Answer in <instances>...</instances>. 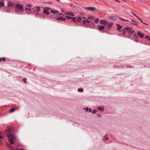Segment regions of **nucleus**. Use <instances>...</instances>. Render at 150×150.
Masks as SVG:
<instances>
[{
  "label": "nucleus",
  "mask_w": 150,
  "mask_h": 150,
  "mask_svg": "<svg viewBox=\"0 0 150 150\" xmlns=\"http://www.w3.org/2000/svg\"><path fill=\"white\" fill-rule=\"evenodd\" d=\"M25 10L27 13H30L32 12V9L30 8H25Z\"/></svg>",
  "instance_id": "11"
},
{
  "label": "nucleus",
  "mask_w": 150,
  "mask_h": 150,
  "mask_svg": "<svg viewBox=\"0 0 150 150\" xmlns=\"http://www.w3.org/2000/svg\"><path fill=\"white\" fill-rule=\"evenodd\" d=\"M66 15H69V16H74V14L71 12H69L68 13H66Z\"/></svg>",
  "instance_id": "19"
},
{
  "label": "nucleus",
  "mask_w": 150,
  "mask_h": 150,
  "mask_svg": "<svg viewBox=\"0 0 150 150\" xmlns=\"http://www.w3.org/2000/svg\"><path fill=\"white\" fill-rule=\"evenodd\" d=\"M97 116L98 117H101V115L100 114L98 113L97 114Z\"/></svg>",
  "instance_id": "40"
},
{
  "label": "nucleus",
  "mask_w": 150,
  "mask_h": 150,
  "mask_svg": "<svg viewBox=\"0 0 150 150\" xmlns=\"http://www.w3.org/2000/svg\"><path fill=\"white\" fill-rule=\"evenodd\" d=\"M97 109L100 110L102 111H104V108L103 106L99 107H98Z\"/></svg>",
  "instance_id": "20"
},
{
  "label": "nucleus",
  "mask_w": 150,
  "mask_h": 150,
  "mask_svg": "<svg viewBox=\"0 0 150 150\" xmlns=\"http://www.w3.org/2000/svg\"><path fill=\"white\" fill-rule=\"evenodd\" d=\"M126 31L130 35H132L134 32V30H132L131 28L129 27H125L122 29V31L123 32V35H125V31Z\"/></svg>",
  "instance_id": "2"
},
{
  "label": "nucleus",
  "mask_w": 150,
  "mask_h": 150,
  "mask_svg": "<svg viewBox=\"0 0 150 150\" xmlns=\"http://www.w3.org/2000/svg\"><path fill=\"white\" fill-rule=\"evenodd\" d=\"M150 38V37H149V36L147 35L146 36H145V38L146 39H149V38Z\"/></svg>",
  "instance_id": "37"
},
{
  "label": "nucleus",
  "mask_w": 150,
  "mask_h": 150,
  "mask_svg": "<svg viewBox=\"0 0 150 150\" xmlns=\"http://www.w3.org/2000/svg\"><path fill=\"white\" fill-rule=\"evenodd\" d=\"M7 137L10 139H15L13 135L10 134H7Z\"/></svg>",
  "instance_id": "10"
},
{
  "label": "nucleus",
  "mask_w": 150,
  "mask_h": 150,
  "mask_svg": "<svg viewBox=\"0 0 150 150\" xmlns=\"http://www.w3.org/2000/svg\"><path fill=\"white\" fill-rule=\"evenodd\" d=\"M108 139V137L107 135H105L104 136L103 139V141H105L107 140Z\"/></svg>",
  "instance_id": "18"
},
{
  "label": "nucleus",
  "mask_w": 150,
  "mask_h": 150,
  "mask_svg": "<svg viewBox=\"0 0 150 150\" xmlns=\"http://www.w3.org/2000/svg\"><path fill=\"white\" fill-rule=\"evenodd\" d=\"M0 138L1 139H3V137L2 136H0Z\"/></svg>",
  "instance_id": "47"
},
{
  "label": "nucleus",
  "mask_w": 150,
  "mask_h": 150,
  "mask_svg": "<svg viewBox=\"0 0 150 150\" xmlns=\"http://www.w3.org/2000/svg\"><path fill=\"white\" fill-rule=\"evenodd\" d=\"M7 6L8 8L10 7H13V3L10 1H8L7 3Z\"/></svg>",
  "instance_id": "6"
},
{
  "label": "nucleus",
  "mask_w": 150,
  "mask_h": 150,
  "mask_svg": "<svg viewBox=\"0 0 150 150\" xmlns=\"http://www.w3.org/2000/svg\"><path fill=\"white\" fill-rule=\"evenodd\" d=\"M82 22L84 24H86L87 23H90L91 22L90 21L86 20H82Z\"/></svg>",
  "instance_id": "21"
},
{
  "label": "nucleus",
  "mask_w": 150,
  "mask_h": 150,
  "mask_svg": "<svg viewBox=\"0 0 150 150\" xmlns=\"http://www.w3.org/2000/svg\"><path fill=\"white\" fill-rule=\"evenodd\" d=\"M43 12L44 13L47 15L49 14V12L48 11L46 10V9H44V10Z\"/></svg>",
  "instance_id": "28"
},
{
  "label": "nucleus",
  "mask_w": 150,
  "mask_h": 150,
  "mask_svg": "<svg viewBox=\"0 0 150 150\" xmlns=\"http://www.w3.org/2000/svg\"><path fill=\"white\" fill-rule=\"evenodd\" d=\"M66 18L68 19H71V18H72L71 17L69 16H66Z\"/></svg>",
  "instance_id": "39"
},
{
  "label": "nucleus",
  "mask_w": 150,
  "mask_h": 150,
  "mask_svg": "<svg viewBox=\"0 0 150 150\" xmlns=\"http://www.w3.org/2000/svg\"><path fill=\"white\" fill-rule=\"evenodd\" d=\"M86 109V110H85V111L86 112H87L88 110V108H83V109L84 110Z\"/></svg>",
  "instance_id": "36"
},
{
  "label": "nucleus",
  "mask_w": 150,
  "mask_h": 150,
  "mask_svg": "<svg viewBox=\"0 0 150 150\" xmlns=\"http://www.w3.org/2000/svg\"><path fill=\"white\" fill-rule=\"evenodd\" d=\"M82 18L81 17H78L76 18V21H81Z\"/></svg>",
  "instance_id": "22"
},
{
  "label": "nucleus",
  "mask_w": 150,
  "mask_h": 150,
  "mask_svg": "<svg viewBox=\"0 0 150 150\" xmlns=\"http://www.w3.org/2000/svg\"><path fill=\"white\" fill-rule=\"evenodd\" d=\"M32 9L33 11L34 12L37 13L39 12L40 10V9L39 6H36L35 7L32 8Z\"/></svg>",
  "instance_id": "4"
},
{
  "label": "nucleus",
  "mask_w": 150,
  "mask_h": 150,
  "mask_svg": "<svg viewBox=\"0 0 150 150\" xmlns=\"http://www.w3.org/2000/svg\"><path fill=\"white\" fill-rule=\"evenodd\" d=\"M120 19V20H122L123 21H127L128 22H129L131 23V24L134 25H137L138 24V23L136 21L133 20V19H131L130 21H129V20H126L125 19H124V18H122L121 17H120L119 18Z\"/></svg>",
  "instance_id": "3"
},
{
  "label": "nucleus",
  "mask_w": 150,
  "mask_h": 150,
  "mask_svg": "<svg viewBox=\"0 0 150 150\" xmlns=\"http://www.w3.org/2000/svg\"><path fill=\"white\" fill-rule=\"evenodd\" d=\"M8 146L9 147H11V146L8 144Z\"/></svg>",
  "instance_id": "50"
},
{
  "label": "nucleus",
  "mask_w": 150,
  "mask_h": 150,
  "mask_svg": "<svg viewBox=\"0 0 150 150\" xmlns=\"http://www.w3.org/2000/svg\"><path fill=\"white\" fill-rule=\"evenodd\" d=\"M5 5L4 4L2 1H0V7H2Z\"/></svg>",
  "instance_id": "27"
},
{
  "label": "nucleus",
  "mask_w": 150,
  "mask_h": 150,
  "mask_svg": "<svg viewBox=\"0 0 150 150\" xmlns=\"http://www.w3.org/2000/svg\"><path fill=\"white\" fill-rule=\"evenodd\" d=\"M134 36L135 38H136L137 37V35L135 34L134 35Z\"/></svg>",
  "instance_id": "44"
},
{
  "label": "nucleus",
  "mask_w": 150,
  "mask_h": 150,
  "mask_svg": "<svg viewBox=\"0 0 150 150\" xmlns=\"http://www.w3.org/2000/svg\"><path fill=\"white\" fill-rule=\"evenodd\" d=\"M59 15H62V14H61V13H60V14H59Z\"/></svg>",
  "instance_id": "51"
},
{
  "label": "nucleus",
  "mask_w": 150,
  "mask_h": 150,
  "mask_svg": "<svg viewBox=\"0 0 150 150\" xmlns=\"http://www.w3.org/2000/svg\"><path fill=\"white\" fill-rule=\"evenodd\" d=\"M142 23H144V24H145V25H148V24H147L146 23H144L143 22V21H142Z\"/></svg>",
  "instance_id": "45"
},
{
  "label": "nucleus",
  "mask_w": 150,
  "mask_h": 150,
  "mask_svg": "<svg viewBox=\"0 0 150 150\" xmlns=\"http://www.w3.org/2000/svg\"><path fill=\"white\" fill-rule=\"evenodd\" d=\"M15 150H18V149H15Z\"/></svg>",
  "instance_id": "52"
},
{
  "label": "nucleus",
  "mask_w": 150,
  "mask_h": 150,
  "mask_svg": "<svg viewBox=\"0 0 150 150\" xmlns=\"http://www.w3.org/2000/svg\"><path fill=\"white\" fill-rule=\"evenodd\" d=\"M32 6V5L31 4H27V6L29 7H31Z\"/></svg>",
  "instance_id": "38"
},
{
  "label": "nucleus",
  "mask_w": 150,
  "mask_h": 150,
  "mask_svg": "<svg viewBox=\"0 0 150 150\" xmlns=\"http://www.w3.org/2000/svg\"><path fill=\"white\" fill-rule=\"evenodd\" d=\"M127 67H128V68H133V67H131L130 65H127Z\"/></svg>",
  "instance_id": "42"
},
{
  "label": "nucleus",
  "mask_w": 150,
  "mask_h": 150,
  "mask_svg": "<svg viewBox=\"0 0 150 150\" xmlns=\"http://www.w3.org/2000/svg\"><path fill=\"white\" fill-rule=\"evenodd\" d=\"M99 20L98 18H96L95 20V22L96 23H98L99 21Z\"/></svg>",
  "instance_id": "35"
},
{
  "label": "nucleus",
  "mask_w": 150,
  "mask_h": 150,
  "mask_svg": "<svg viewBox=\"0 0 150 150\" xmlns=\"http://www.w3.org/2000/svg\"><path fill=\"white\" fill-rule=\"evenodd\" d=\"M89 112H91L92 111H91V108H90L89 109H88Z\"/></svg>",
  "instance_id": "43"
},
{
  "label": "nucleus",
  "mask_w": 150,
  "mask_h": 150,
  "mask_svg": "<svg viewBox=\"0 0 150 150\" xmlns=\"http://www.w3.org/2000/svg\"><path fill=\"white\" fill-rule=\"evenodd\" d=\"M71 19L74 22H76V17H72Z\"/></svg>",
  "instance_id": "29"
},
{
  "label": "nucleus",
  "mask_w": 150,
  "mask_h": 150,
  "mask_svg": "<svg viewBox=\"0 0 150 150\" xmlns=\"http://www.w3.org/2000/svg\"><path fill=\"white\" fill-rule=\"evenodd\" d=\"M15 9L16 13L17 14H22V12L24 10V8L23 6L21 4H17L15 7Z\"/></svg>",
  "instance_id": "1"
},
{
  "label": "nucleus",
  "mask_w": 150,
  "mask_h": 150,
  "mask_svg": "<svg viewBox=\"0 0 150 150\" xmlns=\"http://www.w3.org/2000/svg\"><path fill=\"white\" fill-rule=\"evenodd\" d=\"M85 9L89 11H93L96 10L95 8L92 7H86L85 8Z\"/></svg>",
  "instance_id": "5"
},
{
  "label": "nucleus",
  "mask_w": 150,
  "mask_h": 150,
  "mask_svg": "<svg viewBox=\"0 0 150 150\" xmlns=\"http://www.w3.org/2000/svg\"><path fill=\"white\" fill-rule=\"evenodd\" d=\"M27 80V79H26V78H23V81H24V82L25 83H26V84H27V83H26Z\"/></svg>",
  "instance_id": "34"
},
{
  "label": "nucleus",
  "mask_w": 150,
  "mask_h": 150,
  "mask_svg": "<svg viewBox=\"0 0 150 150\" xmlns=\"http://www.w3.org/2000/svg\"><path fill=\"white\" fill-rule=\"evenodd\" d=\"M35 16L36 18H41L42 17V15L41 14L37 13H35Z\"/></svg>",
  "instance_id": "12"
},
{
  "label": "nucleus",
  "mask_w": 150,
  "mask_h": 150,
  "mask_svg": "<svg viewBox=\"0 0 150 150\" xmlns=\"http://www.w3.org/2000/svg\"><path fill=\"white\" fill-rule=\"evenodd\" d=\"M97 112V111L96 110H93L92 111V112H91V113H92V114H95Z\"/></svg>",
  "instance_id": "32"
},
{
  "label": "nucleus",
  "mask_w": 150,
  "mask_h": 150,
  "mask_svg": "<svg viewBox=\"0 0 150 150\" xmlns=\"http://www.w3.org/2000/svg\"><path fill=\"white\" fill-rule=\"evenodd\" d=\"M11 10L9 8L7 9L5 8L2 11L4 13H9L11 12Z\"/></svg>",
  "instance_id": "7"
},
{
  "label": "nucleus",
  "mask_w": 150,
  "mask_h": 150,
  "mask_svg": "<svg viewBox=\"0 0 150 150\" xmlns=\"http://www.w3.org/2000/svg\"><path fill=\"white\" fill-rule=\"evenodd\" d=\"M135 42H138V40H135Z\"/></svg>",
  "instance_id": "48"
},
{
  "label": "nucleus",
  "mask_w": 150,
  "mask_h": 150,
  "mask_svg": "<svg viewBox=\"0 0 150 150\" xmlns=\"http://www.w3.org/2000/svg\"><path fill=\"white\" fill-rule=\"evenodd\" d=\"M132 13L134 15V16H135V17L138 18L141 21V22H142V20H141V19L138 16H137V15L136 14H135V13H134L133 12H132Z\"/></svg>",
  "instance_id": "17"
},
{
  "label": "nucleus",
  "mask_w": 150,
  "mask_h": 150,
  "mask_svg": "<svg viewBox=\"0 0 150 150\" xmlns=\"http://www.w3.org/2000/svg\"><path fill=\"white\" fill-rule=\"evenodd\" d=\"M112 23H108V24H106V25H107L109 27H110L112 26Z\"/></svg>",
  "instance_id": "25"
},
{
  "label": "nucleus",
  "mask_w": 150,
  "mask_h": 150,
  "mask_svg": "<svg viewBox=\"0 0 150 150\" xmlns=\"http://www.w3.org/2000/svg\"><path fill=\"white\" fill-rule=\"evenodd\" d=\"M50 9V11L51 12V13H52L56 14H58L59 13V12L57 11L56 10H52L51 9Z\"/></svg>",
  "instance_id": "13"
},
{
  "label": "nucleus",
  "mask_w": 150,
  "mask_h": 150,
  "mask_svg": "<svg viewBox=\"0 0 150 150\" xmlns=\"http://www.w3.org/2000/svg\"><path fill=\"white\" fill-rule=\"evenodd\" d=\"M82 18H84V19H86V18L84 17H82Z\"/></svg>",
  "instance_id": "49"
},
{
  "label": "nucleus",
  "mask_w": 150,
  "mask_h": 150,
  "mask_svg": "<svg viewBox=\"0 0 150 150\" xmlns=\"http://www.w3.org/2000/svg\"><path fill=\"white\" fill-rule=\"evenodd\" d=\"M56 20L60 21H65L66 20V18H64L62 16H60L56 18Z\"/></svg>",
  "instance_id": "14"
},
{
  "label": "nucleus",
  "mask_w": 150,
  "mask_h": 150,
  "mask_svg": "<svg viewBox=\"0 0 150 150\" xmlns=\"http://www.w3.org/2000/svg\"><path fill=\"white\" fill-rule=\"evenodd\" d=\"M105 27L103 26H101L99 28V30L100 31L102 30H103V29H104Z\"/></svg>",
  "instance_id": "23"
},
{
  "label": "nucleus",
  "mask_w": 150,
  "mask_h": 150,
  "mask_svg": "<svg viewBox=\"0 0 150 150\" xmlns=\"http://www.w3.org/2000/svg\"><path fill=\"white\" fill-rule=\"evenodd\" d=\"M83 90L82 88H78V92H83Z\"/></svg>",
  "instance_id": "30"
},
{
  "label": "nucleus",
  "mask_w": 150,
  "mask_h": 150,
  "mask_svg": "<svg viewBox=\"0 0 150 150\" xmlns=\"http://www.w3.org/2000/svg\"><path fill=\"white\" fill-rule=\"evenodd\" d=\"M108 18L110 20H114L116 19L117 18L115 16H110L108 17Z\"/></svg>",
  "instance_id": "16"
},
{
  "label": "nucleus",
  "mask_w": 150,
  "mask_h": 150,
  "mask_svg": "<svg viewBox=\"0 0 150 150\" xmlns=\"http://www.w3.org/2000/svg\"><path fill=\"white\" fill-rule=\"evenodd\" d=\"M137 34L141 38H143L144 36V35L139 31L137 32Z\"/></svg>",
  "instance_id": "8"
},
{
  "label": "nucleus",
  "mask_w": 150,
  "mask_h": 150,
  "mask_svg": "<svg viewBox=\"0 0 150 150\" xmlns=\"http://www.w3.org/2000/svg\"><path fill=\"white\" fill-rule=\"evenodd\" d=\"M115 1H117V2H119V3H120V2L119 1H118V0H115Z\"/></svg>",
  "instance_id": "46"
},
{
  "label": "nucleus",
  "mask_w": 150,
  "mask_h": 150,
  "mask_svg": "<svg viewBox=\"0 0 150 150\" xmlns=\"http://www.w3.org/2000/svg\"><path fill=\"white\" fill-rule=\"evenodd\" d=\"M88 18L89 20H93L94 19V18L92 16H89L88 17Z\"/></svg>",
  "instance_id": "24"
},
{
  "label": "nucleus",
  "mask_w": 150,
  "mask_h": 150,
  "mask_svg": "<svg viewBox=\"0 0 150 150\" xmlns=\"http://www.w3.org/2000/svg\"><path fill=\"white\" fill-rule=\"evenodd\" d=\"M15 110V109L13 108H12L10 110V112H13Z\"/></svg>",
  "instance_id": "33"
},
{
  "label": "nucleus",
  "mask_w": 150,
  "mask_h": 150,
  "mask_svg": "<svg viewBox=\"0 0 150 150\" xmlns=\"http://www.w3.org/2000/svg\"><path fill=\"white\" fill-rule=\"evenodd\" d=\"M28 65H29V66L30 65V64H29Z\"/></svg>",
  "instance_id": "54"
},
{
  "label": "nucleus",
  "mask_w": 150,
  "mask_h": 150,
  "mask_svg": "<svg viewBox=\"0 0 150 150\" xmlns=\"http://www.w3.org/2000/svg\"><path fill=\"white\" fill-rule=\"evenodd\" d=\"M100 23L106 25V24H108V22L106 21L105 20H101L100 21Z\"/></svg>",
  "instance_id": "15"
},
{
  "label": "nucleus",
  "mask_w": 150,
  "mask_h": 150,
  "mask_svg": "<svg viewBox=\"0 0 150 150\" xmlns=\"http://www.w3.org/2000/svg\"><path fill=\"white\" fill-rule=\"evenodd\" d=\"M13 139H9L8 141L11 144H13L14 143V142L13 141Z\"/></svg>",
  "instance_id": "26"
},
{
  "label": "nucleus",
  "mask_w": 150,
  "mask_h": 150,
  "mask_svg": "<svg viewBox=\"0 0 150 150\" xmlns=\"http://www.w3.org/2000/svg\"><path fill=\"white\" fill-rule=\"evenodd\" d=\"M116 25L117 26V30L120 32H121V29L122 28V26L119 24H117Z\"/></svg>",
  "instance_id": "9"
},
{
  "label": "nucleus",
  "mask_w": 150,
  "mask_h": 150,
  "mask_svg": "<svg viewBox=\"0 0 150 150\" xmlns=\"http://www.w3.org/2000/svg\"><path fill=\"white\" fill-rule=\"evenodd\" d=\"M69 5L70 7H72L73 6V4L71 3L69 4Z\"/></svg>",
  "instance_id": "41"
},
{
  "label": "nucleus",
  "mask_w": 150,
  "mask_h": 150,
  "mask_svg": "<svg viewBox=\"0 0 150 150\" xmlns=\"http://www.w3.org/2000/svg\"><path fill=\"white\" fill-rule=\"evenodd\" d=\"M6 58L5 57H3L2 58H0V62L2 60H3L4 61H5Z\"/></svg>",
  "instance_id": "31"
},
{
  "label": "nucleus",
  "mask_w": 150,
  "mask_h": 150,
  "mask_svg": "<svg viewBox=\"0 0 150 150\" xmlns=\"http://www.w3.org/2000/svg\"><path fill=\"white\" fill-rule=\"evenodd\" d=\"M149 40H150V38H149Z\"/></svg>",
  "instance_id": "53"
}]
</instances>
